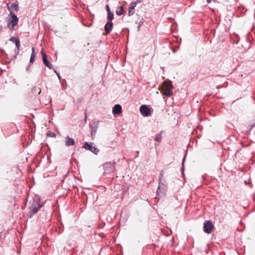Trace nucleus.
Wrapping results in <instances>:
<instances>
[{
  "instance_id": "nucleus-1",
  "label": "nucleus",
  "mask_w": 255,
  "mask_h": 255,
  "mask_svg": "<svg viewBox=\"0 0 255 255\" xmlns=\"http://www.w3.org/2000/svg\"><path fill=\"white\" fill-rule=\"evenodd\" d=\"M173 86L171 82L165 81L163 83V94L167 97H170L172 95Z\"/></svg>"
},
{
  "instance_id": "nucleus-2",
  "label": "nucleus",
  "mask_w": 255,
  "mask_h": 255,
  "mask_svg": "<svg viewBox=\"0 0 255 255\" xmlns=\"http://www.w3.org/2000/svg\"><path fill=\"white\" fill-rule=\"evenodd\" d=\"M11 16L8 18L7 26L10 29H12L18 23V19L16 15L10 12Z\"/></svg>"
},
{
  "instance_id": "nucleus-3",
  "label": "nucleus",
  "mask_w": 255,
  "mask_h": 255,
  "mask_svg": "<svg viewBox=\"0 0 255 255\" xmlns=\"http://www.w3.org/2000/svg\"><path fill=\"white\" fill-rule=\"evenodd\" d=\"M105 174L114 172L115 170V163L112 162H107L103 165Z\"/></svg>"
},
{
  "instance_id": "nucleus-4",
  "label": "nucleus",
  "mask_w": 255,
  "mask_h": 255,
  "mask_svg": "<svg viewBox=\"0 0 255 255\" xmlns=\"http://www.w3.org/2000/svg\"><path fill=\"white\" fill-rule=\"evenodd\" d=\"M83 147L95 154H97L99 152V149L94 146L92 142H86Z\"/></svg>"
},
{
  "instance_id": "nucleus-5",
  "label": "nucleus",
  "mask_w": 255,
  "mask_h": 255,
  "mask_svg": "<svg viewBox=\"0 0 255 255\" xmlns=\"http://www.w3.org/2000/svg\"><path fill=\"white\" fill-rule=\"evenodd\" d=\"M41 207L42 205H39L38 203H34V204H32L31 207L29 208V217H31L33 215L36 214L41 208Z\"/></svg>"
},
{
  "instance_id": "nucleus-6",
  "label": "nucleus",
  "mask_w": 255,
  "mask_h": 255,
  "mask_svg": "<svg viewBox=\"0 0 255 255\" xmlns=\"http://www.w3.org/2000/svg\"><path fill=\"white\" fill-rule=\"evenodd\" d=\"M140 114L144 117H148L151 114L150 109L147 105H142L139 109Z\"/></svg>"
},
{
  "instance_id": "nucleus-7",
  "label": "nucleus",
  "mask_w": 255,
  "mask_h": 255,
  "mask_svg": "<svg viewBox=\"0 0 255 255\" xmlns=\"http://www.w3.org/2000/svg\"><path fill=\"white\" fill-rule=\"evenodd\" d=\"M214 227L213 225L210 221H207L204 223V232L207 234L211 233Z\"/></svg>"
},
{
  "instance_id": "nucleus-8",
  "label": "nucleus",
  "mask_w": 255,
  "mask_h": 255,
  "mask_svg": "<svg viewBox=\"0 0 255 255\" xmlns=\"http://www.w3.org/2000/svg\"><path fill=\"white\" fill-rule=\"evenodd\" d=\"M41 54H42V60H43V62L44 64L46 67L49 68V69H52V65L48 61L47 57H46V55L45 54V53L43 51H41Z\"/></svg>"
},
{
  "instance_id": "nucleus-9",
  "label": "nucleus",
  "mask_w": 255,
  "mask_h": 255,
  "mask_svg": "<svg viewBox=\"0 0 255 255\" xmlns=\"http://www.w3.org/2000/svg\"><path fill=\"white\" fill-rule=\"evenodd\" d=\"M122 106L119 104L116 105L113 108V113L114 115H118L122 112Z\"/></svg>"
},
{
  "instance_id": "nucleus-10",
  "label": "nucleus",
  "mask_w": 255,
  "mask_h": 255,
  "mask_svg": "<svg viewBox=\"0 0 255 255\" xmlns=\"http://www.w3.org/2000/svg\"><path fill=\"white\" fill-rule=\"evenodd\" d=\"M75 140L73 138L67 136L65 138V144L66 146H72L75 144Z\"/></svg>"
},
{
  "instance_id": "nucleus-11",
  "label": "nucleus",
  "mask_w": 255,
  "mask_h": 255,
  "mask_svg": "<svg viewBox=\"0 0 255 255\" xmlns=\"http://www.w3.org/2000/svg\"><path fill=\"white\" fill-rule=\"evenodd\" d=\"M113 23L112 22L108 21L105 26V31L107 33H110L112 28Z\"/></svg>"
},
{
  "instance_id": "nucleus-12",
  "label": "nucleus",
  "mask_w": 255,
  "mask_h": 255,
  "mask_svg": "<svg viewBox=\"0 0 255 255\" xmlns=\"http://www.w3.org/2000/svg\"><path fill=\"white\" fill-rule=\"evenodd\" d=\"M136 3L133 2L131 4V5L129 8L128 14L129 15H132L134 12V8L136 6Z\"/></svg>"
},
{
  "instance_id": "nucleus-13",
  "label": "nucleus",
  "mask_w": 255,
  "mask_h": 255,
  "mask_svg": "<svg viewBox=\"0 0 255 255\" xmlns=\"http://www.w3.org/2000/svg\"><path fill=\"white\" fill-rule=\"evenodd\" d=\"M8 8L9 10L17 11L18 9V4L12 3L8 6Z\"/></svg>"
},
{
  "instance_id": "nucleus-14",
  "label": "nucleus",
  "mask_w": 255,
  "mask_h": 255,
  "mask_svg": "<svg viewBox=\"0 0 255 255\" xmlns=\"http://www.w3.org/2000/svg\"><path fill=\"white\" fill-rule=\"evenodd\" d=\"M35 53L34 50V48L33 47L32 48V53L31 54L30 59V63H33L34 61V59L35 58Z\"/></svg>"
},
{
  "instance_id": "nucleus-15",
  "label": "nucleus",
  "mask_w": 255,
  "mask_h": 255,
  "mask_svg": "<svg viewBox=\"0 0 255 255\" xmlns=\"http://www.w3.org/2000/svg\"><path fill=\"white\" fill-rule=\"evenodd\" d=\"M163 131H160L159 133L157 134L155 136V140L156 142H160L162 139V135L163 134Z\"/></svg>"
},
{
  "instance_id": "nucleus-16",
  "label": "nucleus",
  "mask_w": 255,
  "mask_h": 255,
  "mask_svg": "<svg viewBox=\"0 0 255 255\" xmlns=\"http://www.w3.org/2000/svg\"><path fill=\"white\" fill-rule=\"evenodd\" d=\"M10 40L12 41V42H15V45H16L17 48H19V47L20 46V42H19L18 39H17L16 38H11L10 39Z\"/></svg>"
},
{
  "instance_id": "nucleus-17",
  "label": "nucleus",
  "mask_w": 255,
  "mask_h": 255,
  "mask_svg": "<svg viewBox=\"0 0 255 255\" xmlns=\"http://www.w3.org/2000/svg\"><path fill=\"white\" fill-rule=\"evenodd\" d=\"M124 13V10L123 8L120 7L119 9L117 10L116 13L118 15H122Z\"/></svg>"
},
{
  "instance_id": "nucleus-18",
  "label": "nucleus",
  "mask_w": 255,
  "mask_h": 255,
  "mask_svg": "<svg viewBox=\"0 0 255 255\" xmlns=\"http://www.w3.org/2000/svg\"><path fill=\"white\" fill-rule=\"evenodd\" d=\"M114 18V15L113 14H112L111 11H109V12L108 13V21H110L111 22V21L112 20V19H113Z\"/></svg>"
},
{
  "instance_id": "nucleus-19",
  "label": "nucleus",
  "mask_w": 255,
  "mask_h": 255,
  "mask_svg": "<svg viewBox=\"0 0 255 255\" xmlns=\"http://www.w3.org/2000/svg\"><path fill=\"white\" fill-rule=\"evenodd\" d=\"M47 135L49 136L50 137H55L56 136L55 133H54L53 132H51L47 133Z\"/></svg>"
},
{
  "instance_id": "nucleus-20",
  "label": "nucleus",
  "mask_w": 255,
  "mask_h": 255,
  "mask_svg": "<svg viewBox=\"0 0 255 255\" xmlns=\"http://www.w3.org/2000/svg\"><path fill=\"white\" fill-rule=\"evenodd\" d=\"M107 11H108V12L109 13V11H110L109 6L108 5H107Z\"/></svg>"
},
{
  "instance_id": "nucleus-21",
  "label": "nucleus",
  "mask_w": 255,
  "mask_h": 255,
  "mask_svg": "<svg viewBox=\"0 0 255 255\" xmlns=\"http://www.w3.org/2000/svg\"><path fill=\"white\" fill-rule=\"evenodd\" d=\"M54 72L57 74L58 77V78L60 79V76L59 75V74L56 72V71L54 69Z\"/></svg>"
},
{
  "instance_id": "nucleus-22",
  "label": "nucleus",
  "mask_w": 255,
  "mask_h": 255,
  "mask_svg": "<svg viewBox=\"0 0 255 255\" xmlns=\"http://www.w3.org/2000/svg\"><path fill=\"white\" fill-rule=\"evenodd\" d=\"M159 189H160V186H159L158 188V190H157V195H158V193H159Z\"/></svg>"
},
{
  "instance_id": "nucleus-23",
  "label": "nucleus",
  "mask_w": 255,
  "mask_h": 255,
  "mask_svg": "<svg viewBox=\"0 0 255 255\" xmlns=\"http://www.w3.org/2000/svg\"><path fill=\"white\" fill-rule=\"evenodd\" d=\"M212 1V0H207V2L209 3L210 2H211V1Z\"/></svg>"
},
{
  "instance_id": "nucleus-24",
  "label": "nucleus",
  "mask_w": 255,
  "mask_h": 255,
  "mask_svg": "<svg viewBox=\"0 0 255 255\" xmlns=\"http://www.w3.org/2000/svg\"><path fill=\"white\" fill-rule=\"evenodd\" d=\"M140 25H139L138 26V30H139V28H140Z\"/></svg>"
},
{
  "instance_id": "nucleus-25",
  "label": "nucleus",
  "mask_w": 255,
  "mask_h": 255,
  "mask_svg": "<svg viewBox=\"0 0 255 255\" xmlns=\"http://www.w3.org/2000/svg\"><path fill=\"white\" fill-rule=\"evenodd\" d=\"M92 134H94V132H93V131L92 132Z\"/></svg>"
},
{
  "instance_id": "nucleus-26",
  "label": "nucleus",
  "mask_w": 255,
  "mask_h": 255,
  "mask_svg": "<svg viewBox=\"0 0 255 255\" xmlns=\"http://www.w3.org/2000/svg\"><path fill=\"white\" fill-rule=\"evenodd\" d=\"M92 134H94V132H93V131L92 132Z\"/></svg>"
}]
</instances>
